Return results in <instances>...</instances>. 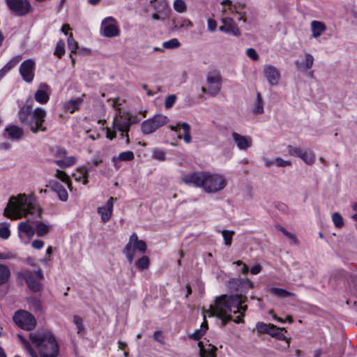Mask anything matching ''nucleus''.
Here are the masks:
<instances>
[{
	"label": "nucleus",
	"instance_id": "c85d7f7f",
	"mask_svg": "<svg viewBox=\"0 0 357 357\" xmlns=\"http://www.w3.org/2000/svg\"><path fill=\"white\" fill-rule=\"evenodd\" d=\"M52 188L56 192L59 199L62 202H66L68 199V194L64 187L59 183L53 185Z\"/></svg>",
	"mask_w": 357,
	"mask_h": 357
},
{
	"label": "nucleus",
	"instance_id": "0eeeda50",
	"mask_svg": "<svg viewBox=\"0 0 357 357\" xmlns=\"http://www.w3.org/2000/svg\"><path fill=\"white\" fill-rule=\"evenodd\" d=\"M147 250V246L143 240L138 238L137 234L134 232L129 238L128 243L126 245L123 250V253L126 255L130 263L133 261L135 258V251L138 250L142 253H144Z\"/></svg>",
	"mask_w": 357,
	"mask_h": 357
},
{
	"label": "nucleus",
	"instance_id": "ea45409f",
	"mask_svg": "<svg viewBox=\"0 0 357 357\" xmlns=\"http://www.w3.org/2000/svg\"><path fill=\"white\" fill-rule=\"evenodd\" d=\"M55 176L60 179L63 183H66L68 187V188L70 190L71 188V181L70 176L63 171L56 169L55 173Z\"/></svg>",
	"mask_w": 357,
	"mask_h": 357
},
{
	"label": "nucleus",
	"instance_id": "4c0bfd02",
	"mask_svg": "<svg viewBox=\"0 0 357 357\" xmlns=\"http://www.w3.org/2000/svg\"><path fill=\"white\" fill-rule=\"evenodd\" d=\"M283 330L285 331L284 328H280L273 325V328L271 330L269 335L279 340H285L287 339L284 334L282 333Z\"/></svg>",
	"mask_w": 357,
	"mask_h": 357
},
{
	"label": "nucleus",
	"instance_id": "39448f33",
	"mask_svg": "<svg viewBox=\"0 0 357 357\" xmlns=\"http://www.w3.org/2000/svg\"><path fill=\"white\" fill-rule=\"evenodd\" d=\"M29 339L40 357H57L59 344L54 335L50 331L31 333Z\"/></svg>",
	"mask_w": 357,
	"mask_h": 357
},
{
	"label": "nucleus",
	"instance_id": "dca6fc26",
	"mask_svg": "<svg viewBox=\"0 0 357 357\" xmlns=\"http://www.w3.org/2000/svg\"><path fill=\"white\" fill-rule=\"evenodd\" d=\"M50 86L47 83L42 82L38 85L34 94V98L40 104H46L50 100Z\"/></svg>",
	"mask_w": 357,
	"mask_h": 357
},
{
	"label": "nucleus",
	"instance_id": "3c124183",
	"mask_svg": "<svg viewBox=\"0 0 357 357\" xmlns=\"http://www.w3.org/2000/svg\"><path fill=\"white\" fill-rule=\"evenodd\" d=\"M276 228L280 230V231H282L284 235L285 236H287V238H289V239H291L292 241V242L294 243H297L298 242V240H297V238L296 236V235H294V234H291L290 232H289L287 229H285L283 227H281V226H277Z\"/></svg>",
	"mask_w": 357,
	"mask_h": 357
},
{
	"label": "nucleus",
	"instance_id": "774afa93",
	"mask_svg": "<svg viewBox=\"0 0 357 357\" xmlns=\"http://www.w3.org/2000/svg\"><path fill=\"white\" fill-rule=\"evenodd\" d=\"M261 266L256 265L251 268L250 272L253 275H257L261 272Z\"/></svg>",
	"mask_w": 357,
	"mask_h": 357
},
{
	"label": "nucleus",
	"instance_id": "9b49d317",
	"mask_svg": "<svg viewBox=\"0 0 357 357\" xmlns=\"http://www.w3.org/2000/svg\"><path fill=\"white\" fill-rule=\"evenodd\" d=\"M17 280H24L30 291L38 292L41 290L42 284L40 281L35 279L33 273L29 269L17 273Z\"/></svg>",
	"mask_w": 357,
	"mask_h": 357
},
{
	"label": "nucleus",
	"instance_id": "a18cd8bd",
	"mask_svg": "<svg viewBox=\"0 0 357 357\" xmlns=\"http://www.w3.org/2000/svg\"><path fill=\"white\" fill-rule=\"evenodd\" d=\"M65 53V43L63 40H60L57 42L56 46L54 50V55L61 58Z\"/></svg>",
	"mask_w": 357,
	"mask_h": 357
},
{
	"label": "nucleus",
	"instance_id": "13d9d810",
	"mask_svg": "<svg viewBox=\"0 0 357 357\" xmlns=\"http://www.w3.org/2000/svg\"><path fill=\"white\" fill-rule=\"evenodd\" d=\"M193 26L192 22L188 19H181L178 24H176L175 27L178 26L179 28L185 27L191 28Z\"/></svg>",
	"mask_w": 357,
	"mask_h": 357
},
{
	"label": "nucleus",
	"instance_id": "b1692460",
	"mask_svg": "<svg viewBox=\"0 0 357 357\" xmlns=\"http://www.w3.org/2000/svg\"><path fill=\"white\" fill-rule=\"evenodd\" d=\"M313 38H318L326 30L325 24L321 21L314 20L311 22Z\"/></svg>",
	"mask_w": 357,
	"mask_h": 357
},
{
	"label": "nucleus",
	"instance_id": "603ef678",
	"mask_svg": "<svg viewBox=\"0 0 357 357\" xmlns=\"http://www.w3.org/2000/svg\"><path fill=\"white\" fill-rule=\"evenodd\" d=\"M221 4L227 6V8H222V12L227 13V10L229 11L231 13L236 12V6L232 4V2L230 0H223L221 2Z\"/></svg>",
	"mask_w": 357,
	"mask_h": 357
},
{
	"label": "nucleus",
	"instance_id": "49530a36",
	"mask_svg": "<svg viewBox=\"0 0 357 357\" xmlns=\"http://www.w3.org/2000/svg\"><path fill=\"white\" fill-rule=\"evenodd\" d=\"M332 220L335 226L337 228H341L344 225V221L340 213L335 212L332 215Z\"/></svg>",
	"mask_w": 357,
	"mask_h": 357
},
{
	"label": "nucleus",
	"instance_id": "393cba45",
	"mask_svg": "<svg viewBox=\"0 0 357 357\" xmlns=\"http://www.w3.org/2000/svg\"><path fill=\"white\" fill-rule=\"evenodd\" d=\"M77 161L75 156H65L60 159H56L54 162L61 168L65 169L73 166Z\"/></svg>",
	"mask_w": 357,
	"mask_h": 357
},
{
	"label": "nucleus",
	"instance_id": "c756f323",
	"mask_svg": "<svg viewBox=\"0 0 357 357\" xmlns=\"http://www.w3.org/2000/svg\"><path fill=\"white\" fill-rule=\"evenodd\" d=\"M151 3L158 13H165L168 9V4L165 0H152Z\"/></svg>",
	"mask_w": 357,
	"mask_h": 357
},
{
	"label": "nucleus",
	"instance_id": "aec40b11",
	"mask_svg": "<svg viewBox=\"0 0 357 357\" xmlns=\"http://www.w3.org/2000/svg\"><path fill=\"white\" fill-rule=\"evenodd\" d=\"M231 136L237 147L241 150L247 149L252 146V139L250 137L243 136L237 132H233Z\"/></svg>",
	"mask_w": 357,
	"mask_h": 357
},
{
	"label": "nucleus",
	"instance_id": "7c9ffc66",
	"mask_svg": "<svg viewBox=\"0 0 357 357\" xmlns=\"http://www.w3.org/2000/svg\"><path fill=\"white\" fill-rule=\"evenodd\" d=\"M299 158L307 165H312L315 160L314 155L309 149L302 151Z\"/></svg>",
	"mask_w": 357,
	"mask_h": 357
},
{
	"label": "nucleus",
	"instance_id": "c9c22d12",
	"mask_svg": "<svg viewBox=\"0 0 357 357\" xmlns=\"http://www.w3.org/2000/svg\"><path fill=\"white\" fill-rule=\"evenodd\" d=\"M134 158V153L131 151H128L120 153L117 158H113V161L115 162L116 160L119 161H132Z\"/></svg>",
	"mask_w": 357,
	"mask_h": 357
},
{
	"label": "nucleus",
	"instance_id": "8fccbe9b",
	"mask_svg": "<svg viewBox=\"0 0 357 357\" xmlns=\"http://www.w3.org/2000/svg\"><path fill=\"white\" fill-rule=\"evenodd\" d=\"M73 323L77 326V333H83L84 332V326L83 325V320L80 317H79L77 315L74 316Z\"/></svg>",
	"mask_w": 357,
	"mask_h": 357
},
{
	"label": "nucleus",
	"instance_id": "052dcab7",
	"mask_svg": "<svg viewBox=\"0 0 357 357\" xmlns=\"http://www.w3.org/2000/svg\"><path fill=\"white\" fill-rule=\"evenodd\" d=\"M205 332L204 330L200 328L199 330H196L191 335L190 337L195 340H199L204 335Z\"/></svg>",
	"mask_w": 357,
	"mask_h": 357
},
{
	"label": "nucleus",
	"instance_id": "2f4dec72",
	"mask_svg": "<svg viewBox=\"0 0 357 357\" xmlns=\"http://www.w3.org/2000/svg\"><path fill=\"white\" fill-rule=\"evenodd\" d=\"M17 337L21 342V343L24 345V348L29 354L31 357H39L38 354L34 351V349L31 347L29 342L21 335L17 334Z\"/></svg>",
	"mask_w": 357,
	"mask_h": 357
},
{
	"label": "nucleus",
	"instance_id": "ddd939ff",
	"mask_svg": "<svg viewBox=\"0 0 357 357\" xmlns=\"http://www.w3.org/2000/svg\"><path fill=\"white\" fill-rule=\"evenodd\" d=\"M35 68L36 63L32 59H26L20 64L19 73L24 82L31 83L33 80Z\"/></svg>",
	"mask_w": 357,
	"mask_h": 357
},
{
	"label": "nucleus",
	"instance_id": "c03bdc74",
	"mask_svg": "<svg viewBox=\"0 0 357 357\" xmlns=\"http://www.w3.org/2000/svg\"><path fill=\"white\" fill-rule=\"evenodd\" d=\"M221 233L224 239L225 245L230 246L231 245L232 238L234 234V231L224 229L221 231Z\"/></svg>",
	"mask_w": 357,
	"mask_h": 357
},
{
	"label": "nucleus",
	"instance_id": "a878e982",
	"mask_svg": "<svg viewBox=\"0 0 357 357\" xmlns=\"http://www.w3.org/2000/svg\"><path fill=\"white\" fill-rule=\"evenodd\" d=\"M21 56H17L10 59L1 70H0V80L15 66H16L20 61Z\"/></svg>",
	"mask_w": 357,
	"mask_h": 357
},
{
	"label": "nucleus",
	"instance_id": "a211bd4d",
	"mask_svg": "<svg viewBox=\"0 0 357 357\" xmlns=\"http://www.w3.org/2000/svg\"><path fill=\"white\" fill-rule=\"evenodd\" d=\"M222 23L223 26H220V31L232 34L234 36H241V31L232 18L223 17L222 19Z\"/></svg>",
	"mask_w": 357,
	"mask_h": 357
},
{
	"label": "nucleus",
	"instance_id": "09e8293b",
	"mask_svg": "<svg viewBox=\"0 0 357 357\" xmlns=\"http://www.w3.org/2000/svg\"><path fill=\"white\" fill-rule=\"evenodd\" d=\"M68 47L71 53H75L78 48V44L73 37V34L70 33L68 38Z\"/></svg>",
	"mask_w": 357,
	"mask_h": 357
},
{
	"label": "nucleus",
	"instance_id": "6ab92c4d",
	"mask_svg": "<svg viewBox=\"0 0 357 357\" xmlns=\"http://www.w3.org/2000/svg\"><path fill=\"white\" fill-rule=\"evenodd\" d=\"M264 73L270 86H276L279 83L280 73L279 70L272 65H266Z\"/></svg>",
	"mask_w": 357,
	"mask_h": 357
},
{
	"label": "nucleus",
	"instance_id": "7ed1b4c3",
	"mask_svg": "<svg viewBox=\"0 0 357 357\" xmlns=\"http://www.w3.org/2000/svg\"><path fill=\"white\" fill-rule=\"evenodd\" d=\"M181 181L186 185H193L202 188L204 192L215 193L223 190L227 184V180L222 174L209 172H197L184 175Z\"/></svg>",
	"mask_w": 357,
	"mask_h": 357
},
{
	"label": "nucleus",
	"instance_id": "58836bf2",
	"mask_svg": "<svg viewBox=\"0 0 357 357\" xmlns=\"http://www.w3.org/2000/svg\"><path fill=\"white\" fill-rule=\"evenodd\" d=\"M173 8L178 13H183L187 11V4L184 0H174Z\"/></svg>",
	"mask_w": 357,
	"mask_h": 357
},
{
	"label": "nucleus",
	"instance_id": "412c9836",
	"mask_svg": "<svg viewBox=\"0 0 357 357\" xmlns=\"http://www.w3.org/2000/svg\"><path fill=\"white\" fill-rule=\"evenodd\" d=\"M198 347L199 348V357H216V347L210 344L207 348H205L202 342H199Z\"/></svg>",
	"mask_w": 357,
	"mask_h": 357
},
{
	"label": "nucleus",
	"instance_id": "a19ab883",
	"mask_svg": "<svg viewBox=\"0 0 357 357\" xmlns=\"http://www.w3.org/2000/svg\"><path fill=\"white\" fill-rule=\"evenodd\" d=\"M10 224L4 222L0 223V238L3 239H8L10 235V231L9 229Z\"/></svg>",
	"mask_w": 357,
	"mask_h": 357
},
{
	"label": "nucleus",
	"instance_id": "20e7f679",
	"mask_svg": "<svg viewBox=\"0 0 357 357\" xmlns=\"http://www.w3.org/2000/svg\"><path fill=\"white\" fill-rule=\"evenodd\" d=\"M33 100L29 98L25 105L21 108L18 113L20 121L22 123L27 126L30 130L36 133L38 131L45 132L46 128L43 123L47 116L45 109L41 107H37L31 110Z\"/></svg>",
	"mask_w": 357,
	"mask_h": 357
},
{
	"label": "nucleus",
	"instance_id": "e433bc0d",
	"mask_svg": "<svg viewBox=\"0 0 357 357\" xmlns=\"http://www.w3.org/2000/svg\"><path fill=\"white\" fill-rule=\"evenodd\" d=\"M264 107H263V100L259 93H257V97L255 102V105L253 107V112L255 114H263L264 113Z\"/></svg>",
	"mask_w": 357,
	"mask_h": 357
},
{
	"label": "nucleus",
	"instance_id": "e2e57ef3",
	"mask_svg": "<svg viewBox=\"0 0 357 357\" xmlns=\"http://www.w3.org/2000/svg\"><path fill=\"white\" fill-rule=\"evenodd\" d=\"M314 63V57L310 54H305V66L307 69L312 67Z\"/></svg>",
	"mask_w": 357,
	"mask_h": 357
},
{
	"label": "nucleus",
	"instance_id": "4be33fe9",
	"mask_svg": "<svg viewBox=\"0 0 357 357\" xmlns=\"http://www.w3.org/2000/svg\"><path fill=\"white\" fill-rule=\"evenodd\" d=\"M83 102L84 100L82 98H77L75 100H68L63 105L64 110L73 114L79 109Z\"/></svg>",
	"mask_w": 357,
	"mask_h": 357
},
{
	"label": "nucleus",
	"instance_id": "f3484780",
	"mask_svg": "<svg viewBox=\"0 0 357 357\" xmlns=\"http://www.w3.org/2000/svg\"><path fill=\"white\" fill-rule=\"evenodd\" d=\"M114 199L111 197L104 206H100L97 209V213L100 215L103 223L108 222L112 217Z\"/></svg>",
	"mask_w": 357,
	"mask_h": 357
},
{
	"label": "nucleus",
	"instance_id": "f704fd0d",
	"mask_svg": "<svg viewBox=\"0 0 357 357\" xmlns=\"http://www.w3.org/2000/svg\"><path fill=\"white\" fill-rule=\"evenodd\" d=\"M273 325L274 324H266L259 321L256 324V329L258 333H266L269 335L271 330L273 328Z\"/></svg>",
	"mask_w": 357,
	"mask_h": 357
},
{
	"label": "nucleus",
	"instance_id": "f8f14e48",
	"mask_svg": "<svg viewBox=\"0 0 357 357\" xmlns=\"http://www.w3.org/2000/svg\"><path fill=\"white\" fill-rule=\"evenodd\" d=\"M208 85V93L211 96H216L220 89L222 84V76L218 70L210 71L206 76Z\"/></svg>",
	"mask_w": 357,
	"mask_h": 357
},
{
	"label": "nucleus",
	"instance_id": "6e6552de",
	"mask_svg": "<svg viewBox=\"0 0 357 357\" xmlns=\"http://www.w3.org/2000/svg\"><path fill=\"white\" fill-rule=\"evenodd\" d=\"M169 121V118L165 115L155 114L152 118L148 119L142 123V132L144 135L151 134L160 127L166 125Z\"/></svg>",
	"mask_w": 357,
	"mask_h": 357
},
{
	"label": "nucleus",
	"instance_id": "79ce46f5",
	"mask_svg": "<svg viewBox=\"0 0 357 357\" xmlns=\"http://www.w3.org/2000/svg\"><path fill=\"white\" fill-rule=\"evenodd\" d=\"M149 257L144 255L136 261L135 266L139 270L143 271L149 267Z\"/></svg>",
	"mask_w": 357,
	"mask_h": 357
},
{
	"label": "nucleus",
	"instance_id": "cd10ccee",
	"mask_svg": "<svg viewBox=\"0 0 357 357\" xmlns=\"http://www.w3.org/2000/svg\"><path fill=\"white\" fill-rule=\"evenodd\" d=\"M10 270L5 264H0V286L4 285L8 282L10 278Z\"/></svg>",
	"mask_w": 357,
	"mask_h": 357
},
{
	"label": "nucleus",
	"instance_id": "5701e85b",
	"mask_svg": "<svg viewBox=\"0 0 357 357\" xmlns=\"http://www.w3.org/2000/svg\"><path fill=\"white\" fill-rule=\"evenodd\" d=\"M88 173L89 169L84 167H82L76 169L73 176L76 181L82 182V184L86 185L88 183Z\"/></svg>",
	"mask_w": 357,
	"mask_h": 357
},
{
	"label": "nucleus",
	"instance_id": "9d476101",
	"mask_svg": "<svg viewBox=\"0 0 357 357\" xmlns=\"http://www.w3.org/2000/svg\"><path fill=\"white\" fill-rule=\"evenodd\" d=\"M100 32L107 38L119 36L120 29L117 21L112 17L105 18L101 23Z\"/></svg>",
	"mask_w": 357,
	"mask_h": 357
},
{
	"label": "nucleus",
	"instance_id": "864d4df0",
	"mask_svg": "<svg viewBox=\"0 0 357 357\" xmlns=\"http://www.w3.org/2000/svg\"><path fill=\"white\" fill-rule=\"evenodd\" d=\"M176 100V95L172 94V95L168 96L166 98L165 101V108H167V109L171 108L173 106V105L175 103Z\"/></svg>",
	"mask_w": 357,
	"mask_h": 357
},
{
	"label": "nucleus",
	"instance_id": "338daca9",
	"mask_svg": "<svg viewBox=\"0 0 357 357\" xmlns=\"http://www.w3.org/2000/svg\"><path fill=\"white\" fill-rule=\"evenodd\" d=\"M268 314H271L273 317V319L280 322V323H284V320L280 317H278L274 312V310H270L268 311Z\"/></svg>",
	"mask_w": 357,
	"mask_h": 357
},
{
	"label": "nucleus",
	"instance_id": "4d7b16f0",
	"mask_svg": "<svg viewBox=\"0 0 357 357\" xmlns=\"http://www.w3.org/2000/svg\"><path fill=\"white\" fill-rule=\"evenodd\" d=\"M246 54L253 61H257L259 58V54L254 48H248L246 51Z\"/></svg>",
	"mask_w": 357,
	"mask_h": 357
},
{
	"label": "nucleus",
	"instance_id": "de8ad7c7",
	"mask_svg": "<svg viewBox=\"0 0 357 357\" xmlns=\"http://www.w3.org/2000/svg\"><path fill=\"white\" fill-rule=\"evenodd\" d=\"M180 42L177 38H172L163 43L162 46L166 49H175L180 46Z\"/></svg>",
	"mask_w": 357,
	"mask_h": 357
},
{
	"label": "nucleus",
	"instance_id": "bf43d9fd",
	"mask_svg": "<svg viewBox=\"0 0 357 357\" xmlns=\"http://www.w3.org/2000/svg\"><path fill=\"white\" fill-rule=\"evenodd\" d=\"M275 164L278 167H287L291 165V162L278 157L275 159Z\"/></svg>",
	"mask_w": 357,
	"mask_h": 357
},
{
	"label": "nucleus",
	"instance_id": "423d86ee",
	"mask_svg": "<svg viewBox=\"0 0 357 357\" xmlns=\"http://www.w3.org/2000/svg\"><path fill=\"white\" fill-rule=\"evenodd\" d=\"M132 123L133 122L131 121L129 113L119 111L113 120V130L107 128L106 137L109 139H112L116 137V132L119 131L121 132V137L125 138L126 143L128 144L130 143L128 132Z\"/></svg>",
	"mask_w": 357,
	"mask_h": 357
},
{
	"label": "nucleus",
	"instance_id": "6e6d98bb",
	"mask_svg": "<svg viewBox=\"0 0 357 357\" xmlns=\"http://www.w3.org/2000/svg\"><path fill=\"white\" fill-rule=\"evenodd\" d=\"M287 151L289 155L299 158L303 150H301L300 148L294 147L289 145L287 146Z\"/></svg>",
	"mask_w": 357,
	"mask_h": 357
},
{
	"label": "nucleus",
	"instance_id": "bb28decb",
	"mask_svg": "<svg viewBox=\"0 0 357 357\" xmlns=\"http://www.w3.org/2000/svg\"><path fill=\"white\" fill-rule=\"evenodd\" d=\"M6 131L8 137L13 139H19L24 134L22 128L17 126H10L6 128Z\"/></svg>",
	"mask_w": 357,
	"mask_h": 357
},
{
	"label": "nucleus",
	"instance_id": "1a4fd4ad",
	"mask_svg": "<svg viewBox=\"0 0 357 357\" xmlns=\"http://www.w3.org/2000/svg\"><path fill=\"white\" fill-rule=\"evenodd\" d=\"M13 319L16 325L26 331H32L36 326V320L33 315L25 310L15 312Z\"/></svg>",
	"mask_w": 357,
	"mask_h": 357
},
{
	"label": "nucleus",
	"instance_id": "2eb2a0df",
	"mask_svg": "<svg viewBox=\"0 0 357 357\" xmlns=\"http://www.w3.org/2000/svg\"><path fill=\"white\" fill-rule=\"evenodd\" d=\"M169 128L177 133L178 138L183 139L187 144L191 142L190 126L188 123H178L176 126H170Z\"/></svg>",
	"mask_w": 357,
	"mask_h": 357
},
{
	"label": "nucleus",
	"instance_id": "5fc2aeb1",
	"mask_svg": "<svg viewBox=\"0 0 357 357\" xmlns=\"http://www.w3.org/2000/svg\"><path fill=\"white\" fill-rule=\"evenodd\" d=\"M153 158L158 160H165V152L158 149H154L153 152Z\"/></svg>",
	"mask_w": 357,
	"mask_h": 357
},
{
	"label": "nucleus",
	"instance_id": "0e129e2a",
	"mask_svg": "<svg viewBox=\"0 0 357 357\" xmlns=\"http://www.w3.org/2000/svg\"><path fill=\"white\" fill-rule=\"evenodd\" d=\"M153 338L155 341L158 342L159 343L163 344L165 342L163 341V335L162 332L161 331H156L153 333Z\"/></svg>",
	"mask_w": 357,
	"mask_h": 357
},
{
	"label": "nucleus",
	"instance_id": "37998d69",
	"mask_svg": "<svg viewBox=\"0 0 357 357\" xmlns=\"http://www.w3.org/2000/svg\"><path fill=\"white\" fill-rule=\"evenodd\" d=\"M241 284L242 280L241 278H232L229 280L227 287L230 291H238Z\"/></svg>",
	"mask_w": 357,
	"mask_h": 357
},
{
	"label": "nucleus",
	"instance_id": "680f3d73",
	"mask_svg": "<svg viewBox=\"0 0 357 357\" xmlns=\"http://www.w3.org/2000/svg\"><path fill=\"white\" fill-rule=\"evenodd\" d=\"M216 28H217V22H215V20H212V19H208L207 20L208 31H209L211 32H214V31H215Z\"/></svg>",
	"mask_w": 357,
	"mask_h": 357
},
{
	"label": "nucleus",
	"instance_id": "4468645a",
	"mask_svg": "<svg viewBox=\"0 0 357 357\" xmlns=\"http://www.w3.org/2000/svg\"><path fill=\"white\" fill-rule=\"evenodd\" d=\"M8 8L19 15L28 13L31 9V5L27 0H6Z\"/></svg>",
	"mask_w": 357,
	"mask_h": 357
},
{
	"label": "nucleus",
	"instance_id": "f03ea898",
	"mask_svg": "<svg viewBox=\"0 0 357 357\" xmlns=\"http://www.w3.org/2000/svg\"><path fill=\"white\" fill-rule=\"evenodd\" d=\"M246 301V297L242 295H221L215 300L214 305H210L208 310L204 312V321L201 325V328L206 333L208 328V324L206 320V316H215L221 319L222 325L225 326L229 321L232 320L231 313H239L234 321L239 324L243 323L244 313L248 309L246 305H243Z\"/></svg>",
	"mask_w": 357,
	"mask_h": 357
},
{
	"label": "nucleus",
	"instance_id": "72a5a7b5",
	"mask_svg": "<svg viewBox=\"0 0 357 357\" xmlns=\"http://www.w3.org/2000/svg\"><path fill=\"white\" fill-rule=\"evenodd\" d=\"M271 292L273 295L280 297V298H285L288 296H296V295L294 293L289 292L284 289L281 288H277V287H273L271 289Z\"/></svg>",
	"mask_w": 357,
	"mask_h": 357
},
{
	"label": "nucleus",
	"instance_id": "473e14b6",
	"mask_svg": "<svg viewBox=\"0 0 357 357\" xmlns=\"http://www.w3.org/2000/svg\"><path fill=\"white\" fill-rule=\"evenodd\" d=\"M50 230V227L43 222H37L35 232L38 236H43L47 234Z\"/></svg>",
	"mask_w": 357,
	"mask_h": 357
},
{
	"label": "nucleus",
	"instance_id": "69168bd1",
	"mask_svg": "<svg viewBox=\"0 0 357 357\" xmlns=\"http://www.w3.org/2000/svg\"><path fill=\"white\" fill-rule=\"evenodd\" d=\"M45 243L42 240H34L31 243V246L36 250H40L43 248Z\"/></svg>",
	"mask_w": 357,
	"mask_h": 357
},
{
	"label": "nucleus",
	"instance_id": "f257e3e1",
	"mask_svg": "<svg viewBox=\"0 0 357 357\" xmlns=\"http://www.w3.org/2000/svg\"><path fill=\"white\" fill-rule=\"evenodd\" d=\"M3 215L11 220L27 218L26 221L18 224L17 230L20 238L24 243H28L35 234V230L30 224L32 219L29 218L28 215L40 217L41 209L36 205V200L33 195L20 194L10 198L4 208Z\"/></svg>",
	"mask_w": 357,
	"mask_h": 357
}]
</instances>
